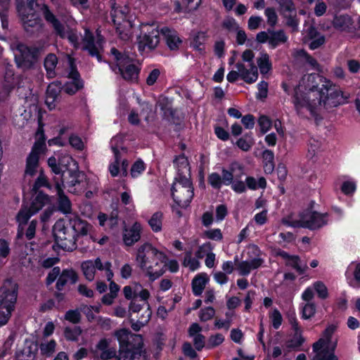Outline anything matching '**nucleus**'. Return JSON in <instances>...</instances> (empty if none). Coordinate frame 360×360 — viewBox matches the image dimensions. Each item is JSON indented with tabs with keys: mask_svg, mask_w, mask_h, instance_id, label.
<instances>
[{
	"mask_svg": "<svg viewBox=\"0 0 360 360\" xmlns=\"http://www.w3.org/2000/svg\"><path fill=\"white\" fill-rule=\"evenodd\" d=\"M51 171V182L59 184L68 192L81 195L88 188L89 180L86 174L79 169L78 163L70 156L67 155L57 160L51 156L46 160Z\"/></svg>",
	"mask_w": 360,
	"mask_h": 360,
	"instance_id": "f257e3e1",
	"label": "nucleus"
},
{
	"mask_svg": "<svg viewBox=\"0 0 360 360\" xmlns=\"http://www.w3.org/2000/svg\"><path fill=\"white\" fill-rule=\"evenodd\" d=\"M112 335L119 344L117 360L146 359V350L142 335L133 333L126 328L115 330Z\"/></svg>",
	"mask_w": 360,
	"mask_h": 360,
	"instance_id": "f03ea898",
	"label": "nucleus"
},
{
	"mask_svg": "<svg viewBox=\"0 0 360 360\" xmlns=\"http://www.w3.org/2000/svg\"><path fill=\"white\" fill-rule=\"evenodd\" d=\"M328 79L318 73H311L307 75L304 82V89L307 93L295 90L292 103L297 110L306 108L312 111L317 105H321L322 96L324 93V86H322Z\"/></svg>",
	"mask_w": 360,
	"mask_h": 360,
	"instance_id": "7ed1b4c3",
	"label": "nucleus"
},
{
	"mask_svg": "<svg viewBox=\"0 0 360 360\" xmlns=\"http://www.w3.org/2000/svg\"><path fill=\"white\" fill-rule=\"evenodd\" d=\"M167 260V255L158 250L150 243H144L137 250L136 261L139 268L146 271V275L150 281H154L165 274L166 265H162L158 270H154L153 267L158 266L160 263H165Z\"/></svg>",
	"mask_w": 360,
	"mask_h": 360,
	"instance_id": "20e7f679",
	"label": "nucleus"
},
{
	"mask_svg": "<svg viewBox=\"0 0 360 360\" xmlns=\"http://www.w3.org/2000/svg\"><path fill=\"white\" fill-rule=\"evenodd\" d=\"M27 32L34 34L42 32L43 20L45 17V1L44 0H27V7L19 11Z\"/></svg>",
	"mask_w": 360,
	"mask_h": 360,
	"instance_id": "39448f33",
	"label": "nucleus"
},
{
	"mask_svg": "<svg viewBox=\"0 0 360 360\" xmlns=\"http://www.w3.org/2000/svg\"><path fill=\"white\" fill-rule=\"evenodd\" d=\"M43 186H45V177L41 170L32 188L35 196L30 209L25 207L20 210L17 215V220L19 222L18 238L22 236L24 229L23 226L27 224L31 215L41 210L45 204V195L42 191H39V188Z\"/></svg>",
	"mask_w": 360,
	"mask_h": 360,
	"instance_id": "423d86ee",
	"label": "nucleus"
},
{
	"mask_svg": "<svg viewBox=\"0 0 360 360\" xmlns=\"http://www.w3.org/2000/svg\"><path fill=\"white\" fill-rule=\"evenodd\" d=\"M18 285L6 280L0 288V326L5 325L11 317L17 300Z\"/></svg>",
	"mask_w": 360,
	"mask_h": 360,
	"instance_id": "0eeeda50",
	"label": "nucleus"
},
{
	"mask_svg": "<svg viewBox=\"0 0 360 360\" xmlns=\"http://www.w3.org/2000/svg\"><path fill=\"white\" fill-rule=\"evenodd\" d=\"M42 120L43 116L39 111L38 117L39 127L35 133L36 141L26 161L25 174L30 176H34L36 174L39 165V155L45 151V136Z\"/></svg>",
	"mask_w": 360,
	"mask_h": 360,
	"instance_id": "6e6552de",
	"label": "nucleus"
},
{
	"mask_svg": "<svg viewBox=\"0 0 360 360\" xmlns=\"http://www.w3.org/2000/svg\"><path fill=\"white\" fill-rule=\"evenodd\" d=\"M17 66L22 70L31 69L37 61L39 49H30L25 44L15 40L11 44Z\"/></svg>",
	"mask_w": 360,
	"mask_h": 360,
	"instance_id": "1a4fd4ad",
	"label": "nucleus"
},
{
	"mask_svg": "<svg viewBox=\"0 0 360 360\" xmlns=\"http://www.w3.org/2000/svg\"><path fill=\"white\" fill-rule=\"evenodd\" d=\"M52 234L55 241L53 248L56 245L60 249L68 252H72L77 248V233H74L65 226L63 220H58L55 223L52 229Z\"/></svg>",
	"mask_w": 360,
	"mask_h": 360,
	"instance_id": "9d476101",
	"label": "nucleus"
},
{
	"mask_svg": "<svg viewBox=\"0 0 360 360\" xmlns=\"http://www.w3.org/2000/svg\"><path fill=\"white\" fill-rule=\"evenodd\" d=\"M329 214L313 211L309 207L301 213L300 227L311 231L320 229L328 224Z\"/></svg>",
	"mask_w": 360,
	"mask_h": 360,
	"instance_id": "9b49d317",
	"label": "nucleus"
},
{
	"mask_svg": "<svg viewBox=\"0 0 360 360\" xmlns=\"http://www.w3.org/2000/svg\"><path fill=\"white\" fill-rule=\"evenodd\" d=\"M322 86H324V93L321 98V105L323 104L325 107H336L343 104L347 99V96H344L340 88L333 84L330 80L326 81Z\"/></svg>",
	"mask_w": 360,
	"mask_h": 360,
	"instance_id": "f8f14e48",
	"label": "nucleus"
},
{
	"mask_svg": "<svg viewBox=\"0 0 360 360\" xmlns=\"http://www.w3.org/2000/svg\"><path fill=\"white\" fill-rule=\"evenodd\" d=\"M46 189L52 192H56V200L55 208L62 214H68L72 212V202L64 193V189L59 184H53L46 176Z\"/></svg>",
	"mask_w": 360,
	"mask_h": 360,
	"instance_id": "ddd939ff",
	"label": "nucleus"
},
{
	"mask_svg": "<svg viewBox=\"0 0 360 360\" xmlns=\"http://www.w3.org/2000/svg\"><path fill=\"white\" fill-rule=\"evenodd\" d=\"M160 110L162 112V118L168 122L176 126L180 125L184 118L183 114L176 108H173L172 102L167 97H164L158 102Z\"/></svg>",
	"mask_w": 360,
	"mask_h": 360,
	"instance_id": "4468645a",
	"label": "nucleus"
},
{
	"mask_svg": "<svg viewBox=\"0 0 360 360\" xmlns=\"http://www.w3.org/2000/svg\"><path fill=\"white\" fill-rule=\"evenodd\" d=\"M171 195L174 202L181 208L190 205L194 196V188L176 187L175 184L171 188Z\"/></svg>",
	"mask_w": 360,
	"mask_h": 360,
	"instance_id": "2eb2a0df",
	"label": "nucleus"
},
{
	"mask_svg": "<svg viewBox=\"0 0 360 360\" xmlns=\"http://www.w3.org/2000/svg\"><path fill=\"white\" fill-rule=\"evenodd\" d=\"M81 269L86 280L92 281L94 280L96 271H103V262L100 257L95 259H88L82 262Z\"/></svg>",
	"mask_w": 360,
	"mask_h": 360,
	"instance_id": "dca6fc26",
	"label": "nucleus"
},
{
	"mask_svg": "<svg viewBox=\"0 0 360 360\" xmlns=\"http://www.w3.org/2000/svg\"><path fill=\"white\" fill-rule=\"evenodd\" d=\"M336 330V326L334 325H329L322 332L321 337L316 341L312 345L313 352H317L321 349L330 348L332 342V337Z\"/></svg>",
	"mask_w": 360,
	"mask_h": 360,
	"instance_id": "f3484780",
	"label": "nucleus"
},
{
	"mask_svg": "<svg viewBox=\"0 0 360 360\" xmlns=\"http://www.w3.org/2000/svg\"><path fill=\"white\" fill-rule=\"evenodd\" d=\"M141 225L139 222H134L132 226L123 230L122 239L127 246H132L141 238Z\"/></svg>",
	"mask_w": 360,
	"mask_h": 360,
	"instance_id": "a211bd4d",
	"label": "nucleus"
},
{
	"mask_svg": "<svg viewBox=\"0 0 360 360\" xmlns=\"http://www.w3.org/2000/svg\"><path fill=\"white\" fill-rule=\"evenodd\" d=\"M160 39L158 34L152 33L144 34L137 38L138 51L143 54L146 49L153 50L159 44Z\"/></svg>",
	"mask_w": 360,
	"mask_h": 360,
	"instance_id": "6ab92c4d",
	"label": "nucleus"
},
{
	"mask_svg": "<svg viewBox=\"0 0 360 360\" xmlns=\"http://www.w3.org/2000/svg\"><path fill=\"white\" fill-rule=\"evenodd\" d=\"M110 339L101 338L96 345V349L101 351L99 358L101 360L117 359L118 351L115 347H110Z\"/></svg>",
	"mask_w": 360,
	"mask_h": 360,
	"instance_id": "aec40b11",
	"label": "nucleus"
},
{
	"mask_svg": "<svg viewBox=\"0 0 360 360\" xmlns=\"http://www.w3.org/2000/svg\"><path fill=\"white\" fill-rule=\"evenodd\" d=\"M38 345L32 340H25V343L16 352V360H34Z\"/></svg>",
	"mask_w": 360,
	"mask_h": 360,
	"instance_id": "412c9836",
	"label": "nucleus"
},
{
	"mask_svg": "<svg viewBox=\"0 0 360 360\" xmlns=\"http://www.w3.org/2000/svg\"><path fill=\"white\" fill-rule=\"evenodd\" d=\"M161 34L165 40V43L171 51H176L182 44L181 39L179 37L178 32L167 27L161 29Z\"/></svg>",
	"mask_w": 360,
	"mask_h": 360,
	"instance_id": "4be33fe9",
	"label": "nucleus"
},
{
	"mask_svg": "<svg viewBox=\"0 0 360 360\" xmlns=\"http://www.w3.org/2000/svg\"><path fill=\"white\" fill-rule=\"evenodd\" d=\"M46 22L49 23L53 29V33L61 39L66 37L65 26L46 5Z\"/></svg>",
	"mask_w": 360,
	"mask_h": 360,
	"instance_id": "5701e85b",
	"label": "nucleus"
},
{
	"mask_svg": "<svg viewBox=\"0 0 360 360\" xmlns=\"http://www.w3.org/2000/svg\"><path fill=\"white\" fill-rule=\"evenodd\" d=\"M79 279L78 274L73 269H65L62 271L57 280L56 288L58 291L63 290L64 286L69 281L70 284H75Z\"/></svg>",
	"mask_w": 360,
	"mask_h": 360,
	"instance_id": "b1692460",
	"label": "nucleus"
},
{
	"mask_svg": "<svg viewBox=\"0 0 360 360\" xmlns=\"http://www.w3.org/2000/svg\"><path fill=\"white\" fill-rule=\"evenodd\" d=\"M333 25L335 29L342 32H352L354 30V20L347 14L335 15L333 20Z\"/></svg>",
	"mask_w": 360,
	"mask_h": 360,
	"instance_id": "393cba45",
	"label": "nucleus"
},
{
	"mask_svg": "<svg viewBox=\"0 0 360 360\" xmlns=\"http://www.w3.org/2000/svg\"><path fill=\"white\" fill-rule=\"evenodd\" d=\"M98 219L100 226H104L107 224L110 229H115L119 224V210L117 208L113 209L108 216L107 214L100 212L98 215Z\"/></svg>",
	"mask_w": 360,
	"mask_h": 360,
	"instance_id": "a878e982",
	"label": "nucleus"
},
{
	"mask_svg": "<svg viewBox=\"0 0 360 360\" xmlns=\"http://www.w3.org/2000/svg\"><path fill=\"white\" fill-rule=\"evenodd\" d=\"M69 224L71 231L77 233V238L79 236H86L88 233L89 224L78 216L71 218Z\"/></svg>",
	"mask_w": 360,
	"mask_h": 360,
	"instance_id": "bb28decb",
	"label": "nucleus"
},
{
	"mask_svg": "<svg viewBox=\"0 0 360 360\" xmlns=\"http://www.w3.org/2000/svg\"><path fill=\"white\" fill-rule=\"evenodd\" d=\"M268 33L269 34V47L271 49H276L279 45L288 41V37L283 30L268 29Z\"/></svg>",
	"mask_w": 360,
	"mask_h": 360,
	"instance_id": "cd10ccee",
	"label": "nucleus"
},
{
	"mask_svg": "<svg viewBox=\"0 0 360 360\" xmlns=\"http://www.w3.org/2000/svg\"><path fill=\"white\" fill-rule=\"evenodd\" d=\"M173 165L177 171L178 175H181L183 173H187L188 176H191L190 164L188 158L184 153L174 156Z\"/></svg>",
	"mask_w": 360,
	"mask_h": 360,
	"instance_id": "c85d7f7f",
	"label": "nucleus"
},
{
	"mask_svg": "<svg viewBox=\"0 0 360 360\" xmlns=\"http://www.w3.org/2000/svg\"><path fill=\"white\" fill-rule=\"evenodd\" d=\"M252 66L255 68V72L250 75V70L245 68L243 63H237L236 65V68L238 70L237 72L239 73V77L248 84L255 82L258 78L257 68L255 64H252Z\"/></svg>",
	"mask_w": 360,
	"mask_h": 360,
	"instance_id": "c756f323",
	"label": "nucleus"
},
{
	"mask_svg": "<svg viewBox=\"0 0 360 360\" xmlns=\"http://www.w3.org/2000/svg\"><path fill=\"white\" fill-rule=\"evenodd\" d=\"M122 78L127 81H133L138 79L141 69L134 64L125 65L118 68Z\"/></svg>",
	"mask_w": 360,
	"mask_h": 360,
	"instance_id": "7c9ffc66",
	"label": "nucleus"
},
{
	"mask_svg": "<svg viewBox=\"0 0 360 360\" xmlns=\"http://www.w3.org/2000/svg\"><path fill=\"white\" fill-rule=\"evenodd\" d=\"M208 281L207 275L205 273L198 274L194 277L192 280L191 285L192 291L195 296L201 295Z\"/></svg>",
	"mask_w": 360,
	"mask_h": 360,
	"instance_id": "2f4dec72",
	"label": "nucleus"
},
{
	"mask_svg": "<svg viewBox=\"0 0 360 360\" xmlns=\"http://www.w3.org/2000/svg\"><path fill=\"white\" fill-rule=\"evenodd\" d=\"M207 39V35L205 32L198 31L193 37L191 41V47L200 53L205 52V44Z\"/></svg>",
	"mask_w": 360,
	"mask_h": 360,
	"instance_id": "473e14b6",
	"label": "nucleus"
},
{
	"mask_svg": "<svg viewBox=\"0 0 360 360\" xmlns=\"http://www.w3.org/2000/svg\"><path fill=\"white\" fill-rule=\"evenodd\" d=\"M337 347V341L330 345V348L321 349L316 353L317 360H338V357L335 354Z\"/></svg>",
	"mask_w": 360,
	"mask_h": 360,
	"instance_id": "72a5a7b5",
	"label": "nucleus"
},
{
	"mask_svg": "<svg viewBox=\"0 0 360 360\" xmlns=\"http://www.w3.org/2000/svg\"><path fill=\"white\" fill-rule=\"evenodd\" d=\"M261 56L257 58V63L262 75H265L272 70V63L269 56L266 52H262Z\"/></svg>",
	"mask_w": 360,
	"mask_h": 360,
	"instance_id": "f704fd0d",
	"label": "nucleus"
},
{
	"mask_svg": "<svg viewBox=\"0 0 360 360\" xmlns=\"http://www.w3.org/2000/svg\"><path fill=\"white\" fill-rule=\"evenodd\" d=\"M83 88V80H72L71 82H66L63 87L64 92L70 96L75 95L77 91Z\"/></svg>",
	"mask_w": 360,
	"mask_h": 360,
	"instance_id": "c9c22d12",
	"label": "nucleus"
},
{
	"mask_svg": "<svg viewBox=\"0 0 360 360\" xmlns=\"http://www.w3.org/2000/svg\"><path fill=\"white\" fill-rule=\"evenodd\" d=\"M304 341L305 339L302 335L301 330H297L295 331L292 338L287 341L286 347L289 349L297 350L304 344Z\"/></svg>",
	"mask_w": 360,
	"mask_h": 360,
	"instance_id": "e433bc0d",
	"label": "nucleus"
},
{
	"mask_svg": "<svg viewBox=\"0 0 360 360\" xmlns=\"http://www.w3.org/2000/svg\"><path fill=\"white\" fill-rule=\"evenodd\" d=\"M301 259L298 255H292L289 260L286 261L285 265L291 266L299 274V275H303L308 269L306 264L303 266L300 264Z\"/></svg>",
	"mask_w": 360,
	"mask_h": 360,
	"instance_id": "4c0bfd02",
	"label": "nucleus"
},
{
	"mask_svg": "<svg viewBox=\"0 0 360 360\" xmlns=\"http://www.w3.org/2000/svg\"><path fill=\"white\" fill-rule=\"evenodd\" d=\"M246 187L250 190L255 191L258 188H264L266 186V179L260 177L258 181L253 176H247L245 179Z\"/></svg>",
	"mask_w": 360,
	"mask_h": 360,
	"instance_id": "58836bf2",
	"label": "nucleus"
},
{
	"mask_svg": "<svg viewBox=\"0 0 360 360\" xmlns=\"http://www.w3.org/2000/svg\"><path fill=\"white\" fill-rule=\"evenodd\" d=\"M163 214L161 212H155L148 220L151 229L157 233L162 230Z\"/></svg>",
	"mask_w": 360,
	"mask_h": 360,
	"instance_id": "ea45409f",
	"label": "nucleus"
},
{
	"mask_svg": "<svg viewBox=\"0 0 360 360\" xmlns=\"http://www.w3.org/2000/svg\"><path fill=\"white\" fill-rule=\"evenodd\" d=\"M58 64V58L54 53L46 55V77L51 78L55 75V68Z\"/></svg>",
	"mask_w": 360,
	"mask_h": 360,
	"instance_id": "a19ab883",
	"label": "nucleus"
},
{
	"mask_svg": "<svg viewBox=\"0 0 360 360\" xmlns=\"http://www.w3.org/2000/svg\"><path fill=\"white\" fill-rule=\"evenodd\" d=\"M110 52L115 57V60L117 62V66L118 68L120 66H125V65L131 60V58L128 54L122 53L115 47H112Z\"/></svg>",
	"mask_w": 360,
	"mask_h": 360,
	"instance_id": "79ce46f5",
	"label": "nucleus"
},
{
	"mask_svg": "<svg viewBox=\"0 0 360 360\" xmlns=\"http://www.w3.org/2000/svg\"><path fill=\"white\" fill-rule=\"evenodd\" d=\"M298 56L300 57L304 58L307 64H309L312 69L316 71H321V66L318 63L316 59L312 57L309 53H308L304 49H301L298 51Z\"/></svg>",
	"mask_w": 360,
	"mask_h": 360,
	"instance_id": "37998d69",
	"label": "nucleus"
},
{
	"mask_svg": "<svg viewBox=\"0 0 360 360\" xmlns=\"http://www.w3.org/2000/svg\"><path fill=\"white\" fill-rule=\"evenodd\" d=\"M82 332L80 326L66 327L64 330V336L67 340L77 341Z\"/></svg>",
	"mask_w": 360,
	"mask_h": 360,
	"instance_id": "c03bdc74",
	"label": "nucleus"
},
{
	"mask_svg": "<svg viewBox=\"0 0 360 360\" xmlns=\"http://www.w3.org/2000/svg\"><path fill=\"white\" fill-rule=\"evenodd\" d=\"M54 86H56V85L52 84L46 86V107L49 110H52L54 106H53L52 102L49 101V98H52L53 101L56 99L60 93V90L58 88L55 89Z\"/></svg>",
	"mask_w": 360,
	"mask_h": 360,
	"instance_id": "a18cd8bd",
	"label": "nucleus"
},
{
	"mask_svg": "<svg viewBox=\"0 0 360 360\" xmlns=\"http://www.w3.org/2000/svg\"><path fill=\"white\" fill-rule=\"evenodd\" d=\"M146 169V164L141 159L136 160L131 165L130 173L133 178L138 177Z\"/></svg>",
	"mask_w": 360,
	"mask_h": 360,
	"instance_id": "49530a36",
	"label": "nucleus"
},
{
	"mask_svg": "<svg viewBox=\"0 0 360 360\" xmlns=\"http://www.w3.org/2000/svg\"><path fill=\"white\" fill-rule=\"evenodd\" d=\"M207 182L214 189L217 190H219L224 184L221 176L217 172L210 174L207 176Z\"/></svg>",
	"mask_w": 360,
	"mask_h": 360,
	"instance_id": "de8ad7c7",
	"label": "nucleus"
},
{
	"mask_svg": "<svg viewBox=\"0 0 360 360\" xmlns=\"http://www.w3.org/2000/svg\"><path fill=\"white\" fill-rule=\"evenodd\" d=\"M83 41L84 42L83 47L84 50L88 51L96 47L94 34L89 29L85 30V34Z\"/></svg>",
	"mask_w": 360,
	"mask_h": 360,
	"instance_id": "09e8293b",
	"label": "nucleus"
},
{
	"mask_svg": "<svg viewBox=\"0 0 360 360\" xmlns=\"http://www.w3.org/2000/svg\"><path fill=\"white\" fill-rule=\"evenodd\" d=\"M69 68L70 71L68 75V78L71 79L72 80H83L81 78L80 73L77 70V66L73 58H69Z\"/></svg>",
	"mask_w": 360,
	"mask_h": 360,
	"instance_id": "8fccbe9b",
	"label": "nucleus"
},
{
	"mask_svg": "<svg viewBox=\"0 0 360 360\" xmlns=\"http://www.w3.org/2000/svg\"><path fill=\"white\" fill-rule=\"evenodd\" d=\"M316 313V304L313 302H307L302 309V319L307 320L314 316Z\"/></svg>",
	"mask_w": 360,
	"mask_h": 360,
	"instance_id": "3c124183",
	"label": "nucleus"
},
{
	"mask_svg": "<svg viewBox=\"0 0 360 360\" xmlns=\"http://www.w3.org/2000/svg\"><path fill=\"white\" fill-rule=\"evenodd\" d=\"M280 6L281 12L283 15L285 12H295L296 8L292 0H275Z\"/></svg>",
	"mask_w": 360,
	"mask_h": 360,
	"instance_id": "603ef678",
	"label": "nucleus"
},
{
	"mask_svg": "<svg viewBox=\"0 0 360 360\" xmlns=\"http://www.w3.org/2000/svg\"><path fill=\"white\" fill-rule=\"evenodd\" d=\"M215 314V309L212 307L201 309L199 312V319L202 322L211 320Z\"/></svg>",
	"mask_w": 360,
	"mask_h": 360,
	"instance_id": "864d4df0",
	"label": "nucleus"
},
{
	"mask_svg": "<svg viewBox=\"0 0 360 360\" xmlns=\"http://www.w3.org/2000/svg\"><path fill=\"white\" fill-rule=\"evenodd\" d=\"M213 245L210 242H206L203 243L202 245H200L195 253V257L197 259H202L205 256H207V254L212 252Z\"/></svg>",
	"mask_w": 360,
	"mask_h": 360,
	"instance_id": "5fc2aeb1",
	"label": "nucleus"
},
{
	"mask_svg": "<svg viewBox=\"0 0 360 360\" xmlns=\"http://www.w3.org/2000/svg\"><path fill=\"white\" fill-rule=\"evenodd\" d=\"M224 341V337L221 333L211 335L206 345L207 349H210L220 345Z\"/></svg>",
	"mask_w": 360,
	"mask_h": 360,
	"instance_id": "6e6d98bb",
	"label": "nucleus"
},
{
	"mask_svg": "<svg viewBox=\"0 0 360 360\" xmlns=\"http://www.w3.org/2000/svg\"><path fill=\"white\" fill-rule=\"evenodd\" d=\"M234 169L233 167H231L229 169H226L223 168L221 169V179L223 184L226 186L231 185L233 181L235 180V176L233 175Z\"/></svg>",
	"mask_w": 360,
	"mask_h": 360,
	"instance_id": "4d7b16f0",
	"label": "nucleus"
},
{
	"mask_svg": "<svg viewBox=\"0 0 360 360\" xmlns=\"http://www.w3.org/2000/svg\"><path fill=\"white\" fill-rule=\"evenodd\" d=\"M81 318V314L77 309H70L65 314V319L74 324L79 323Z\"/></svg>",
	"mask_w": 360,
	"mask_h": 360,
	"instance_id": "13d9d810",
	"label": "nucleus"
},
{
	"mask_svg": "<svg viewBox=\"0 0 360 360\" xmlns=\"http://www.w3.org/2000/svg\"><path fill=\"white\" fill-rule=\"evenodd\" d=\"M314 288L317 295L321 300H325L328 297V288L321 281H316L314 284Z\"/></svg>",
	"mask_w": 360,
	"mask_h": 360,
	"instance_id": "bf43d9fd",
	"label": "nucleus"
},
{
	"mask_svg": "<svg viewBox=\"0 0 360 360\" xmlns=\"http://www.w3.org/2000/svg\"><path fill=\"white\" fill-rule=\"evenodd\" d=\"M284 18H286V25L291 27L294 31H297L299 25L300 20L297 17L296 11L289 13V15H283Z\"/></svg>",
	"mask_w": 360,
	"mask_h": 360,
	"instance_id": "052dcab7",
	"label": "nucleus"
},
{
	"mask_svg": "<svg viewBox=\"0 0 360 360\" xmlns=\"http://www.w3.org/2000/svg\"><path fill=\"white\" fill-rule=\"evenodd\" d=\"M258 124L262 134H266L271 127V120L266 115H261L258 119Z\"/></svg>",
	"mask_w": 360,
	"mask_h": 360,
	"instance_id": "680f3d73",
	"label": "nucleus"
},
{
	"mask_svg": "<svg viewBox=\"0 0 360 360\" xmlns=\"http://www.w3.org/2000/svg\"><path fill=\"white\" fill-rule=\"evenodd\" d=\"M264 14L267 18V23L271 27H274L278 21V15L275 9L272 7H268L265 9Z\"/></svg>",
	"mask_w": 360,
	"mask_h": 360,
	"instance_id": "e2e57ef3",
	"label": "nucleus"
},
{
	"mask_svg": "<svg viewBox=\"0 0 360 360\" xmlns=\"http://www.w3.org/2000/svg\"><path fill=\"white\" fill-rule=\"evenodd\" d=\"M148 314L147 315V318L145 319L144 321L138 320L136 321H134V319L130 318L129 321L131 323V327L133 330L138 332L141 330V328L144 326L150 320V316H151V311H150V307L148 306Z\"/></svg>",
	"mask_w": 360,
	"mask_h": 360,
	"instance_id": "0e129e2a",
	"label": "nucleus"
},
{
	"mask_svg": "<svg viewBox=\"0 0 360 360\" xmlns=\"http://www.w3.org/2000/svg\"><path fill=\"white\" fill-rule=\"evenodd\" d=\"M5 85L8 88H13L15 84V77L13 70L11 68V66L6 68V72L4 75Z\"/></svg>",
	"mask_w": 360,
	"mask_h": 360,
	"instance_id": "69168bd1",
	"label": "nucleus"
},
{
	"mask_svg": "<svg viewBox=\"0 0 360 360\" xmlns=\"http://www.w3.org/2000/svg\"><path fill=\"white\" fill-rule=\"evenodd\" d=\"M204 236L208 239L219 241L223 238V235L220 229H214L205 231Z\"/></svg>",
	"mask_w": 360,
	"mask_h": 360,
	"instance_id": "338daca9",
	"label": "nucleus"
},
{
	"mask_svg": "<svg viewBox=\"0 0 360 360\" xmlns=\"http://www.w3.org/2000/svg\"><path fill=\"white\" fill-rule=\"evenodd\" d=\"M186 173H183L181 175H178L175 177V180L179 184L178 187H186L187 188H193L192 181L189 177L186 175Z\"/></svg>",
	"mask_w": 360,
	"mask_h": 360,
	"instance_id": "774afa93",
	"label": "nucleus"
}]
</instances>
